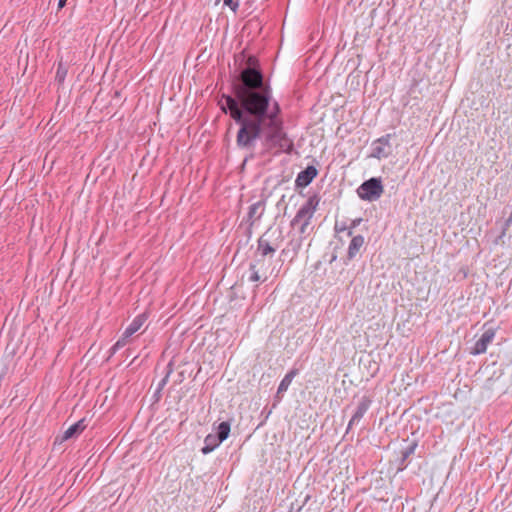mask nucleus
<instances>
[{
  "mask_svg": "<svg viewBox=\"0 0 512 512\" xmlns=\"http://www.w3.org/2000/svg\"><path fill=\"white\" fill-rule=\"evenodd\" d=\"M298 372V369L293 368L284 376V378L281 380L278 386L277 396L285 393L288 390L291 382L298 375Z\"/></svg>",
  "mask_w": 512,
  "mask_h": 512,
  "instance_id": "f8f14e48",
  "label": "nucleus"
},
{
  "mask_svg": "<svg viewBox=\"0 0 512 512\" xmlns=\"http://www.w3.org/2000/svg\"><path fill=\"white\" fill-rule=\"evenodd\" d=\"M220 106L239 126L236 135L239 149L252 153L260 141L264 153L293 152L294 142L285 131L280 104L273 98L270 85L264 82L254 56L248 57L247 66L241 70L234 96L223 95Z\"/></svg>",
  "mask_w": 512,
  "mask_h": 512,
  "instance_id": "f257e3e1",
  "label": "nucleus"
},
{
  "mask_svg": "<svg viewBox=\"0 0 512 512\" xmlns=\"http://www.w3.org/2000/svg\"><path fill=\"white\" fill-rule=\"evenodd\" d=\"M221 442H219L217 436L213 433L208 434L204 439V446L201 449V452L206 455L214 451Z\"/></svg>",
  "mask_w": 512,
  "mask_h": 512,
  "instance_id": "4468645a",
  "label": "nucleus"
},
{
  "mask_svg": "<svg viewBox=\"0 0 512 512\" xmlns=\"http://www.w3.org/2000/svg\"><path fill=\"white\" fill-rule=\"evenodd\" d=\"M384 192L380 178H370L364 181L357 189L358 196L365 201L373 202L378 200Z\"/></svg>",
  "mask_w": 512,
  "mask_h": 512,
  "instance_id": "f03ea898",
  "label": "nucleus"
},
{
  "mask_svg": "<svg viewBox=\"0 0 512 512\" xmlns=\"http://www.w3.org/2000/svg\"><path fill=\"white\" fill-rule=\"evenodd\" d=\"M67 74L66 68L63 66V64L60 62L57 67L56 72V79L61 83L64 81Z\"/></svg>",
  "mask_w": 512,
  "mask_h": 512,
  "instance_id": "a211bd4d",
  "label": "nucleus"
},
{
  "mask_svg": "<svg viewBox=\"0 0 512 512\" xmlns=\"http://www.w3.org/2000/svg\"><path fill=\"white\" fill-rule=\"evenodd\" d=\"M171 371L172 370L169 369V371L167 372L166 376L161 380V382L159 383L158 390H161L166 385Z\"/></svg>",
  "mask_w": 512,
  "mask_h": 512,
  "instance_id": "b1692460",
  "label": "nucleus"
},
{
  "mask_svg": "<svg viewBox=\"0 0 512 512\" xmlns=\"http://www.w3.org/2000/svg\"><path fill=\"white\" fill-rule=\"evenodd\" d=\"M317 174H318V171L314 166H312V165L307 166L303 171L298 173L296 180H295L296 186L297 187L308 186L313 181V179L317 176Z\"/></svg>",
  "mask_w": 512,
  "mask_h": 512,
  "instance_id": "1a4fd4ad",
  "label": "nucleus"
},
{
  "mask_svg": "<svg viewBox=\"0 0 512 512\" xmlns=\"http://www.w3.org/2000/svg\"><path fill=\"white\" fill-rule=\"evenodd\" d=\"M230 433V423L227 421L221 422L217 427V432L215 435L217 436L219 442H223L226 440Z\"/></svg>",
  "mask_w": 512,
  "mask_h": 512,
  "instance_id": "2eb2a0df",
  "label": "nucleus"
},
{
  "mask_svg": "<svg viewBox=\"0 0 512 512\" xmlns=\"http://www.w3.org/2000/svg\"><path fill=\"white\" fill-rule=\"evenodd\" d=\"M371 403H372V400L367 396H363L359 400L356 410L348 423L347 431L350 430L354 425L359 424V422L361 421L363 416L366 414V412L370 408Z\"/></svg>",
  "mask_w": 512,
  "mask_h": 512,
  "instance_id": "0eeeda50",
  "label": "nucleus"
},
{
  "mask_svg": "<svg viewBox=\"0 0 512 512\" xmlns=\"http://www.w3.org/2000/svg\"><path fill=\"white\" fill-rule=\"evenodd\" d=\"M336 259V255H334L331 259V262L334 261Z\"/></svg>",
  "mask_w": 512,
  "mask_h": 512,
  "instance_id": "a878e982",
  "label": "nucleus"
},
{
  "mask_svg": "<svg viewBox=\"0 0 512 512\" xmlns=\"http://www.w3.org/2000/svg\"><path fill=\"white\" fill-rule=\"evenodd\" d=\"M224 5L228 6L230 9H232L234 12L238 9L239 3L238 1L234 0H223Z\"/></svg>",
  "mask_w": 512,
  "mask_h": 512,
  "instance_id": "412c9836",
  "label": "nucleus"
},
{
  "mask_svg": "<svg viewBox=\"0 0 512 512\" xmlns=\"http://www.w3.org/2000/svg\"><path fill=\"white\" fill-rule=\"evenodd\" d=\"M250 271H251V275L249 277V280L252 281V282H257L260 280V275L256 269V265L251 263L250 264Z\"/></svg>",
  "mask_w": 512,
  "mask_h": 512,
  "instance_id": "6ab92c4d",
  "label": "nucleus"
},
{
  "mask_svg": "<svg viewBox=\"0 0 512 512\" xmlns=\"http://www.w3.org/2000/svg\"><path fill=\"white\" fill-rule=\"evenodd\" d=\"M86 428L85 419H81L78 422L71 425L63 435V440L78 436Z\"/></svg>",
  "mask_w": 512,
  "mask_h": 512,
  "instance_id": "ddd939ff",
  "label": "nucleus"
},
{
  "mask_svg": "<svg viewBox=\"0 0 512 512\" xmlns=\"http://www.w3.org/2000/svg\"><path fill=\"white\" fill-rule=\"evenodd\" d=\"M390 134H386L372 143V152L371 157L382 159L387 158L391 154V145H390Z\"/></svg>",
  "mask_w": 512,
  "mask_h": 512,
  "instance_id": "39448f33",
  "label": "nucleus"
},
{
  "mask_svg": "<svg viewBox=\"0 0 512 512\" xmlns=\"http://www.w3.org/2000/svg\"><path fill=\"white\" fill-rule=\"evenodd\" d=\"M417 447V443L416 442H412L411 444H409L406 448H404L401 452V465H403L402 468H400L401 470L403 468L406 467V465H404V462L412 455L414 454L415 452V449Z\"/></svg>",
  "mask_w": 512,
  "mask_h": 512,
  "instance_id": "dca6fc26",
  "label": "nucleus"
},
{
  "mask_svg": "<svg viewBox=\"0 0 512 512\" xmlns=\"http://www.w3.org/2000/svg\"><path fill=\"white\" fill-rule=\"evenodd\" d=\"M511 220H512V212H511V217H510L509 221H511Z\"/></svg>",
  "mask_w": 512,
  "mask_h": 512,
  "instance_id": "bb28decb",
  "label": "nucleus"
},
{
  "mask_svg": "<svg viewBox=\"0 0 512 512\" xmlns=\"http://www.w3.org/2000/svg\"><path fill=\"white\" fill-rule=\"evenodd\" d=\"M147 320V316L143 314L137 315L132 322L128 325V327L123 332L122 336L117 340V342L110 348V354H115L118 350L123 348L127 343L128 339L136 333Z\"/></svg>",
  "mask_w": 512,
  "mask_h": 512,
  "instance_id": "7ed1b4c3",
  "label": "nucleus"
},
{
  "mask_svg": "<svg viewBox=\"0 0 512 512\" xmlns=\"http://www.w3.org/2000/svg\"><path fill=\"white\" fill-rule=\"evenodd\" d=\"M363 245L364 237L362 235H356L352 237L347 251V260L345 261L346 264L348 261H351L356 257Z\"/></svg>",
  "mask_w": 512,
  "mask_h": 512,
  "instance_id": "9b49d317",
  "label": "nucleus"
},
{
  "mask_svg": "<svg viewBox=\"0 0 512 512\" xmlns=\"http://www.w3.org/2000/svg\"><path fill=\"white\" fill-rule=\"evenodd\" d=\"M268 233H269V231L265 232L257 240V252L262 257H266V256H269V255L272 256L275 253V251H276V249L278 247V244L272 243L268 239Z\"/></svg>",
  "mask_w": 512,
  "mask_h": 512,
  "instance_id": "6e6552de",
  "label": "nucleus"
},
{
  "mask_svg": "<svg viewBox=\"0 0 512 512\" xmlns=\"http://www.w3.org/2000/svg\"><path fill=\"white\" fill-rule=\"evenodd\" d=\"M495 338V330L493 328L486 329L481 337L476 341L471 350V354L480 355L486 352L487 347Z\"/></svg>",
  "mask_w": 512,
  "mask_h": 512,
  "instance_id": "423d86ee",
  "label": "nucleus"
},
{
  "mask_svg": "<svg viewBox=\"0 0 512 512\" xmlns=\"http://www.w3.org/2000/svg\"><path fill=\"white\" fill-rule=\"evenodd\" d=\"M362 222V218H357V219H354L352 220L350 226H348V233L347 235L348 236H352L353 235V230Z\"/></svg>",
  "mask_w": 512,
  "mask_h": 512,
  "instance_id": "aec40b11",
  "label": "nucleus"
},
{
  "mask_svg": "<svg viewBox=\"0 0 512 512\" xmlns=\"http://www.w3.org/2000/svg\"><path fill=\"white\" fill-rule=\"evenodd\" d=\"M309 224H310V221H305V222L298 223V225H299V232L301 234H304L306 232V229L309 226Z\"/></svg>",
  "mask_w": 512,
  "mask_h": 512,
  "instance_id": "5701e85b",
  "label": "nucleus"
},
{
  "mask_svg": "<svg viewBox=\"0 0 512 512\" xmlns=\"http://www.w3.org/2000/svg\"><path fill=\"white\" fill-rule=\"evenodd\" d=\"M334 230L336 233L344 232L346 230L348 231V226L345 223L336 222L335 226H334Z\"/></svg>",
  "mask_w": 512,
  "mask_h": 512,
  "instance_id": "4be33fe9",
  "label": "nucleus"
},
{
  "mask_svg": "<svg viewBox=\"0 0 512 512\" xmlns=\"http://www.w3.org/2000/svg\"><path fill=\"white\" fill-rule=\"evenodd\" d=\"M265 211L264 202L258 201L249 206L247 213V222L249 226H253L255 222L261 219Z\"/></svg>",
  "mask_w": 512,
  "mask_h": 512,
  "instance_id": "9d476101",
  "label": "nucleus"
},
{
  "mask_svg": "<svg viewBox=\"0 0 512 512\" xmlns=\"http://www.w3.org/2000/svg\"><path fill=\"white\" fill-rule=\"evenodd\" d=\"M317 203L318 202L315 200V197H310L297 211L295 217L291 221V225L296 226L298 223L311 221L316 210Z\"/></svg>",
  "mask_w": 512,
  "mask_h": 512,
  "instance_id": "20e7f679",
  "label": "nucleus"
},
{
  "mask_svg": "<svg viewBox=\"0 0 512 512\" xmlns=\"http://www.w3.org/2000/svg\"><path fill=\"white\" fill-rule=\"evenodd\" d=\"M67 0H59L58 2V9H62L65 7Z\"/></svg>",
  "mask_w": 512,
  "mask_h": 512,
  "instance_id": "393cba45",
  "label": "nucleus"
},
{
  "mask_svg": "<svg viewBox=\"0 0 512 512\" xmlns=\"http://www.w3.org/2000/svg\"><path fill=\"white\" fill-rule=\"evenodd\" d=\"M301 246H302V239L301 238L292 239L288 243L286 250L287 251H292L294 254H297L298 251L300 250Z\"/></svg>",
  "mask_w": 512,
  "mask_h": 512,
  "instance_id": "f3484780",
  "label": "nucleus"
}]
</instances>
